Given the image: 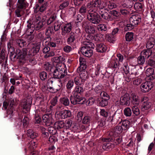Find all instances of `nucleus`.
<instances>
[{"label":"nucleus","instance_id":"f257e3e1","mask_svg":"<svg viewBox=\"0 0 155 155\" xmlns=\"http://www.w3.org/2000/svg\"><path fill=\"white\" fill-rule=\"evenodd\" d=\"M97 12L96 9H90L89 10V13L87 15L88 20L94 24H97L100 21V16Z\"/></svg>","mask_w":155,"mask_h":155},{"label":"nucleus","instance_id":"f03ea898","mask_svg":"<svg viewBox=\"0 0 155 155\" xmlns=\"http://www.w3.org/2000/svg\"><path fill=\"white\" fill-rule=\"evenodd\" d=\"M86 6L88 8L90 9H96L97 11V8H98L99 10H101L105 7V4L101 0H95L88 3Z\"/></svg>","mask_w":155,"mask_h":155},{"label":"nucleus","instance_id":"7ed1b4c3","mask_svg":"<svg viewBox=\"0 0 155 155\" xmlns=\"http://www.w3.org/2000/svg\"><path fill=\"white\" fill-rule=\"evenodd\" d=\"M61 64H59L58 66L57 65L54 67V70L53 72V76L54 78H63L65 75V69L61 67Z\"/></svg>","mask_w":155,"mask_h":155},{"label":"nucleus","instance_id":"20e7f679","mask_svg":"<svg viewBox=\"0 0 155 155\" xmlns=\"http://www.w3.org/2000/svg\"><path fill=\"white\" fill-rule=\"evenodd\" d=\"M45 18L46 17H45V19L44 18H42L41 21L38 22H33L32 24L30 23L28 24L27 27L29 28L31 27L34 28V29L36 31L40 30L45 24Z\"/></svg>","mask_w":155,"mask_h":155},{"label":"nucleus","instance_id":"39448f33","mask_svg":"<svg viewBox=\"0 0 155 155\" xmlns=\"http://www.w3.org/2000/svg\"><path fill=\"white\" fill-rule=\"evenodd\" d=\"M32 103V99L31 98L27 99H24L21 103V105L23 109V111L26 113L30 109L31 105Z\"/></svg>","mask_w":155,"mask_h":155},{"label":"nucleus","instance_id":"423d86ee","mask_svg":"<svg viewBox=\"0 0 155 155\" xmlns=\"http://www.w3.org/2000/svg\"><path fill=\"white\" fill-rule=\"evenodd\" d=\"M71 103L73 104H82L84 102L85 99L81 97L78 94H74V96L71 95L70 97Z\"/></svg>","mask_w":155,"mask_h":155},{"label":"nucleus","instance_id":"0eeeda50","mask_svg":"<svg viewBox=\"0 0 155 155\" xmlns=\"http://www.w3.org/2000/svg\"><path fill=\"white\" fill-rule=\"evenodd\" d=\"M153 87V84L152 82L147 81L141 84L140 88L143 92L146 93L149 92Z\"/></svg>","mask_w":155,"mask_h":155},{"label":"nucleus","instance_id":"6e6552de","mask_svg":"<svg viewBox=\"0 0 155 155\" xmlns=\"http://www.w3.org/2000/svg\"><path fill=\"white\" fill-rule=\"evenodd\" d=\"M72 28V25L71 23H68L65 24L61 28V35L63 36H66L69 33Z\"/></svg>","mask_w":155,"mask_h":155},{"label":"nucleus","instance_id":"1a4fd4ad","mask_svg":"<svg viewBox=\"0 0 155 155\" xmlns=\"http://www.w3.org/2000/svg\"><path fill=\"white\" fill-rule=\"evenodd\" d=\"M62 86V84L61 80L58 79L53 87H48V89H49L50 92L54 93L60 90L61 89Z\"/></svg>","mask_w":155,"mask_h":155},{"label":"nucleus","instance_id":"9d476101","mask_svg":"<svg viewBox=\"0 0 155 155\" xmlns=\"http://www.w3.org/2000/svg\"><path fill=\"white\" fill-rule=\"evenodd\" d=\"M48 6V3L47 2L43 4L40 7L38 4H36L35 7H34V12L37 13L38 12H43L47 9Z\"/></svg>","mask_w":155,"mask_h":155},{"label":"nucleus","instance_id":"9b49d317","mask_svg":"<svg viewBox=\"0 0 155 155\" xmlns=\"http://www.w3.org/2000/svg\"><path fill=\"white\" fill-rule=\"evenodd\" d=\"M91 48H89L81 47V51L84 56L89 58L93 54V50Z\"/></svg>","mask_w":155,"mask_h":155},{"label":"nucleus","instance_id":"f8f14e48","mask_svg":"<svg viewBox=\"0 0 155 155\" xmlns=\"http://www.w3.org/2000/svg\"><path fill=\"white\" fill-rule=\"evenodd\" d=\"M141 22V18L137 15H133L130 18V23H132L134 26H136Z\"/></svg>","mask_w":155,"mask_h":155},{"label":"nucleus","instance_id":"ddd939ff","mask_svg":"<svg viewBox=\"0 0 155 155\" xmlns=\"http://www.w3.org/2000/svg\"><path fill=\"white\" fill-rule=\"evenodd\" d=\"M130 97L128 94H125L121 98L120 104L122 105L129 106L130 105Z\"/></svg>","mask_w":155,"mask_h":155},{"label":"nucleus","instance_id":"4468645a","mask_svg":"<svg viewBox=\"0 0 155 155\" xmlns=\"http://www.w3.org/2000/svg\"><path fill=\"white\" fill-rule=\"evenodd\" d=\"M148 98L145 97L141 98V102H143L142 105V109L143 110H147L150 108L151 106V103L148 101Z\"/></svg>","mask_w":155,"mask_h":155},{"label":"nucleus","instance_id":"2eb2a0df","mask_svg":"<svg viewBox=\"0 0 155 155\" xmlns=\"http://www.w3.org/2000/svg\"><path fill=\"white\" fill-rule=\"evenodd\" d=\"M99 12L102 18L106 21H109L113 20V18L112 16V14L110 13L105 12H103L101 10L99 11Z\"/></svg>","mask_w":155,"mask_h":155},{"label":"nucleus","instance_id":"dca6fc26","mask_svg":"<svg viewBox=\"0 0 155 155\" xmlns=\"http://www.w3.org/2000/svg\"><path fill=\"white\" fill-rule=\"evenodd\" d=\"M56 114L58 115L60 118L65 119L71 116V112L69 110H63L60 112L57 111Z\"/></svg>","mask_w":155,"mask_h":155},{"label":"nucleus","instance_id":"f3484780","mask_svg":"<svg viewBox=\"0 0 155 155\" xmlns=\"http://www.w3.org/2000/svg\"><path fill=\"white\" fill-rule=\"evenodd\" d=\"M28 51L26 48L22 49L21 55L18 60L20 65L21 66L25 63L26 61L25 57L27 54Z\"/></svg>","mask_w":155,"mask_h":155},{"label":"nucleus","instance_id":"a211bd4d","mask_svg":"<svg viewBox=\"0 0 155 155\" xmlns=\"http://www.w3.org/2000/svg\"><path fill=\"white\" fill-rule=\"evenodd\" d=\"M40 48V45L38 44H34L31 48L29 50V54L33 56L35 55L39 51Z\"/></svg>","mask_w":155,"mask_h":155},{"label":"nucleus","instance_id":"6ab92c4d","mask_svg":"<svg viewBox=\"0 0 155 155\" xmlns=\"http://www.w3.org/2000/svg\"><path fill=\"white\" fill-rule=\"evenodd\" d=\"M42 118L43 121L47 126L51 125L54 123V120L51 115L49 116L47 114L45 115Z\"/></svg>","mask_w":155,"mask_h":155},{"label":"nucleus","instance_id":"aec40b11","mask_svg":"<svg viewBox=\"0 0 155 155\" xmlns=\"http://www.w3.org/2000/svg\"><path fill=\"white\" fill-rule=\"evenodd\" d=\"M28 6V3L25 0H18L17 3V8L24 10Z\"/></svg>","mask_w":155,"mask_h":155},{"label":"nucleus","instance_id":"412c9836","mask_svg":"<svg viewBox=\"0 0 155 155\" xmlns=\"http://www.w3.org/2000/svg\"><path fill=\"white\" fill-rule=\"evenodd\" d=\"M15 103V101L14 99L11 98L10 99L9 101V108H10V109H9L8 110L7 114L8 115H10V116L13 115Z\"/></svg>","mask_w":155,"mask_h":155},{"label":"nucleus","instance_id":"4be33fe9","mask_svg":"<svg viewBox=\"0 0 155 155\" xmlns=\"http://www.w3.org/2000/svg\"><path fill=\"white\" fill-rule=\"evenodd\" d=\"M131 102L134 105H138L140 103L138 96L134 94H132L130 97Z\"/></svg>","mask_w":155,"mask_h":155},{"label":"nucleus","instance_id":"5701e85b","mask_svg":"<svg viewBox=\"0 0 155 155\" xmlns=\"http://www.w3.org/2000/svg\"><path fill=\"white\" fill-rule=\"evenodd\" d=\"M146 74L147 76L150 77V79L152 80L155 78V73H154V70L152 68H147L146 71Z\"/></svg>","mask_w":155,"mask_h":155},{"label":"nucleus","instance_id":"b1692460","mask_svg":"<svg viewBox=\"0 0 155 155\" xmlns=\"http://www.w3.org/2000/svg\"><path fill=\"white\" fill-rule=\"evenodd\" d=\"M134 4V2L132 0H123L121 5L124 8H131Z\"/></svg>","mask_w":155,"mask_h":155},{"label":"nucleus","instance_id":"393cba45","mask_svg":"<svg viewBox=\"0 0 155 155\" xmlns=\"http://www.w3.org/2000/svg\"><path fill=\"white\" fill-rule=\"evenodd\" d=\"M79 61L80 66L77 68L78 69V71H79L80 69L85 70L87 67L85 59L83 57H80L79 58Z\"/></svg>","mask_w":155,"mask_h":155},{"label":"nucleus","instance_id":"a878e982","mask_svg":"<svg viewBox=\"0 0 155 155\" xmlns=\"http://www.w3.org/2000/svg\"><path fill=\"white\" fill-rule=\"evenodd\" d=\"M82 45H83L82 47L86 48H94L95 46L94 44L89 40L84 39L82 42Z\"/></svg>","mask_w":155,"mask_h":155},{"label":"nucleus","instance_id":"bb28decb","mask_svg":"<svg viewBox=\"0 0 155 155\" xmlns=\"http://www.w3.org/2000/svg\"><path fill=\"white\" fill-rule=\"evenodd\" d=\"M77 38L74 32H71L70 33L69 37L67 40L68 44L69 45L72 44L75 39Z\"/></svg>","mask_w":155,"mask_h":155},{"label":"nucleus","instance_id":"cd10ccee","mask_svg":"<svg viewBox=\"0 0 155 155\" xmlns=\"http://www.w3.org/2000/svg\"><path fill=\"white\" fill-rule=\"evenodd\" d=\"M77 71L79 74L80 78L82 79L83 81H85L87 78V72L85 70L80 69L78 71V69H77Z\"/></svg>","mask_w":155,"mask_h":155},{"label":"nucleus","instance_id":"c85d7f7f","mask_svg":"<svg viewBox=\"0 0 155 155\" xmlns=\"http://www.w3.org/2000/svg\"><path fill=\"white\" fill-rule=\"evenodd\" d=\"M155 44L154 39L153 37L150 38L147 40L146 47L147 49H150L154 46Z\"/></svg>","mask_w":155,"mask_h":155},{"label":"nucleus","instance_id":"c756f323","mask_svg":"<svg viewBox=\"0 0 155 155\" xmlns=\"http://www.w3.org/2000/svg\"><path fill=\"white\" fill-rule=\"evenodd\" d=\"M153 52L150 49L144 50L142 51L140 54L145 58H148L152 54Z\"/></svg>","mask_w":155,"mask_h":155},{"label":"nucleus","instance_id":"7c9ffc66","mask_svg":"<svg viewBox=\"0 0 155 155\" xmlns=\"http://www.w3.org/2000/svg\"><path fill=\"white\" fill-rule=\"evenodd\" d=\"M86 32L89 34H93L95 32L96 28L93 26L87 25L85 28Z\"/></svg>","mask_w":155,"mask_h":155},{"label":"nucleus","instance_id":"2f4dec72","mask_svg":"<svg viewBox=\"0 0 155 155\" xmlns=\"http://www.w3.org/2000/svg\"><path fill=\"white\" fill-rule=\"evenodd\" d=\"M58 79H56L55 78H49L47 82L48 88L50 87H53L56 83Z\"/></svg>","mask_w":155,"mask_h":155},{"label":"nucleus","instance_id":"473e14b6","mask_svg":"<svg viewBox=\"0 0 155 155\" xmlns=\"http://www.w3.org/2000/svg\"><path fill=\"white\" fill-rule=\"evenodd\" d=\"M115 147L114 145L111 143H104L103 146V148L105 150L112 149Z\"/></svg>","mask_w":155,"mask_h":155},{"label":"nucleus","instance_id":"72a5a7b5","mask_svg":"<svg viewBox=\"0 0 155 155\" xmlns=\"http://www.w3.org/2000/svg\"><path fill=\"white\" fill-rule=\"evenodd\" d=\"M84 89L81 85L76 86L74 90V94H81L83 92Z\"/></svg>","mask_w":155,"mask_h":155},{"label":"nucleus","instance_id":"f704fd0d","mask_svg":"<svg viewBox=\"0 0 155 155\" xmlns=\"http://www.w3.org/2000/svg\"><path fill=\"white\" fill-rule=\"evenodd\" d=\"M96 49L98 52H104L106 51V47L104 45L101 44L97 45Z\"/></svg>","mask_w":155,"mask_h":155},{"label":"nucleus","instance_id":"c9c22d12","mask_svg":"<svg viewBox=\"0 0 155 155\" xmlns=\"http://www.w3.org/2000/svg\"><path fill=\"white\" fill-rule=\"evenodd\" d=\"M27 135L32 139L35 138L38 136V134L31 129H29L27 130Z\"/></svg>","mask_w":155,"mask_h":155},{"label":"nucleus","instance_id":"e433bc0d","mask_svg":"<svg viewBox=\"0 0 155 155\" xmlns=\"http://www.w3.org/2000/svg\"><path fill=\"white\" fill-rule=\"evenodd\" d=\"M61 103L65 106H68L70 104V101L67 97H61L60 99Z\"/></svg>","mask_w":155,"mask_h":155},{"label":"nucleus","instance_id":"4c0bfd02","mask_svg":"<svg viewBox=\"0 0 155 155\" xmlns=\"http://www.w3.org/2000/svg\"><path fill=\"white\" fill-rule=\"evenodd\" d=\"M37 142L36 140H33L31 141L28 147V148L30 150L32 151L35 150L37 146Z\"/></svg>","mask_w":155,"mask_h":155},{"label":"nucleus","instance_id":"58836bf2","mask_svg":"<svg viewBox=\"0 0 155 155\" xmlns=\"http://www.w3.org/2000/svg\"><path fill=\"white\" fill-rule=\"evenodd\" d=\"M107 100L106 99H101V98H98L97 100V102H99L100 105L103 107H105L107 105Z\"/></svg>","mask_w":155,"mask_h":155},{"label":"nucleus","instance_id":"ea45409f","mask_svg":"<svg viewBox=\"0 0 155 155\" xmlns=\"http://www.w3.org/2000/svg\"><path fill=\"white\" fill-rule=\"evenodd\" d=\"M64 122L62 121H58L54 123V126L55 128L59 129L64 127Z\"/></svg>","mask_w":155,"mask_h":155},{"label":"nucleus","instance_id":"a19ab883","mask_svg":"<svg viewBox=\"0 0 155 155\" xmlns=\"http://www.w3.org/2000/svg\"><path fill=\"white\" fill-rule=\"evenodd\" d=\"M84 81L79 77H76L74 78V82L77 86L81 85L83 84Z\"/></svg>","mask_w":155,"mask_h":155},{"label":"nucleus","instance_id":"79ce46f5","mask_svg":"<svg viewBox=\"0 0 155 155\" xmlns=\"http://www.w3.org/2000/svg\"><path fill=\"white\" fill-rule=\"evenodd\" d=\"M134 33L132 32H128L125 35L126 40L130 41L132 40L134 38Z\"/></svg>","mask_w":155,"mask_h":155},{"label":"nucleus","instance_id":"37998d69","mask_svg":"<svg viewBox=\"0 0 155 155\" xmlns=\"http://www.w3.org/2000/svg\"><path fill=\"white\" fill-rule=\"evenodd\" d=\"M58 97L55 96L54 97L51 101L50 103L51 105L50 107V109L51 110H52L53 106H54L57 104L58 102Z\"/></svg>","mask_w":155,"mask_h":155},{"label":"nucleus","instance_id":"c03bdc74","mask_svg":"<svg viewBox=\"0 0 155 155\" xmlns=\"http://www.w3.org/2000/svg\"><path fill=\"white\" fill-rule=\"evenodd\" d=\"M130 122L127 120H124L122 122L121 127L124 130H125L129 127Z\"/></svg>","mask_w":155,"mask_h":155},{"label":"nucleus","instance_id":"a18cd8bd","mask_svg":"<svg viewBox=\"0 0 155 155\" xmlns=\"http://www.w3.org/2000/svg\"><path fill=\"white\" fill-rule=\"evenodd\" d=\"M110 66L113 68H118L119 64L117 59L112 60L110 65Z\"/></svg>","mask_w":155,"mask_h":155},{"label":"nucleus","instance_id":"49530a36","mask_svg":"<svg viewBox=\"0 0 155 155\" xmlns=\"http://www.w3.org/2000/svg\"><path fill=\"white\" fill-rule=\"evenodd\" d=\"M69 4V1L66 0L60 5L59 6V8L60 10L63 9L67 7Z\"/></svg>","mask_w":155,"mask_h":155},{"label":"nucleus","instance_id":"de8ad7c7","mask_svg":"<svg viewBox=\"0 0 155 155\" xmlns=\"http://www.w3.org/2000/svg\"><path fill=\"white\" fill-rule=\"evenodd\" d=\"M97 29L100 31H105L107 30L106 25L104 24H101L98 25L97 26Z\"/></svg>","mask_w":155,"mask_h":155},{"label":"nucleus","instance_id":"09e8293b","mask_svg":"<svg viewBox=\"0 0 155 155\" xmlns=\"http://www.w3.org/2000/svg\"><path fill=\"white\" fill-rule=\"evenodd\" d=\"M74 85V82L72 80H70L69 81L67 84V89L69 91L71 90L73 87Z\"/></svg>","mask_w":155,"mask_h":155},{"label":"nucleus","instance_id":"8fccbe9b","mask_svg":"<svg viewBox=\"0 0 155 155\" xmlns=\"http://www.w3.org/2000/svg\"><path fill=\"white\" fill-rule=\"evenodd\" d=\"M124 115L127 117L130 116L132 114L131 110L130 108L127 107L124 110Z\"/></svg>","mask_w":155,"mask_h":155},{"label":"nucleus","instance_id":"3c124183","mask_svg":"<svg viewBox=\"0 0 155 155\" xmlns=\"http://www.w3.org/2000/svg\"><path fill=\"white\" fill-rule=\"evenodd\" d=\"M132 110L133 114L136 116L140 114L139 110L136 105L132 107Z\"/></svg>","mask_w":155,"mask_h":155},{"label":"nucleus","instance_id":"603ef678","mask_svg":"<svg viewBox=\"0 0 155 155\" xmlns=\"http://www.w3.org/2000/svg\"><path fill=\"white\" fill-rule=\"evenodd\" d=\"M134 8L137 11H140L142 8V5L140 3L136 2L134 5Z\"/></svg>","mask_w":155,"mask_h":155},{"label":"nucleus","instance_id":"864d4df0","mask_svg":"<svg viewBox=\"0 0 155 155\" xmlns=\"http://www.w3.org/2000/svg\"><path fill=\"white\" fill-rule=\"evenodd\" d=\"M16 42L18 45L20 47H22L26 45L25 41L23 39L17 40Z\"/></svg>","mask_w":155,"mask_h":155},{"label":"nucleus","instance_id":"5fc2aeb1","mask_svg":"<svg viewBox=\"0 0 155 155\" xmlns=\"http://www.w3.org/2000/svg\"><path fill=\"white\" fill-rule=\"evenodd\" d=\"M145 61V58L140 54V55L137 58L138 64L142 65L144 64Z\"/></svg>","mask_w":155,"mask_h":155},{"label":"nucleus","instance_id":"6e6d98bb","mask_svg":"<svg viewBox=\"0 0 155 155\" xmlns=\"http://www.w3.org/2000/svg\"><path fill=\"white\" fill-rule=\"evenodd\" d=\"M39 75L42 81L45 80L47 78L48 76L47 74L45 71L41 72L39 74Z\"/></svg>","mask_w":155,"mask_h":155},{"label":"nucleus","instance_id":"4d7b16f0","mask_svg":"<svg viewBox=\"0 0 155 155\" xmlns=\"http://www.w3.org/2000/svg\"><path fill=\"white\" fill-rule=\"evenodd\" d=\"M90 117L88 116H86L83 118L82 122L84 124H88L90 123Z\"/></svg>","mask_w":155,"mask_h":155},{"label":"nucleus","instance_id":"13d9d810","mask_svg":"<svg viewBox=\"0 0 155 155\" xmlns=\"http://www.w3.org/2000/svg\"><path fill=\"white\" fill-rule=\"evenodd\" d=\"M94 38L97 40L100 41H102L104 39V35L101 34H96L94 35Z\"/></svg>","mask_w":155,"mask_h":155},{"label":"nucleus","instance_id":"bf43d9fd","mask_svg":"<svg viewBox=\"0 0 155 155\" xmlns=\"http://www.w3.org/2000/svg\"><path fill=\"white\" fill-rule=\"evenodd\" d=\"M100 114L101 116L105 117H107L109 114L108 112L104 109H101Z\"/></svg>","mask_w":155,"mask_h":155},{"label":"nucleus","instance_id":"052dcab7","mask_svg":"<svg viewBox=\"0 0 155 155\" xmlns=\"http://www.w3.org/2000/svg\"><path fill=\"white\" fill-rule=\"evenodd\" d=\"M101 96L102 97L101 99H106V100H108L109 98V96L104 91L101 92L100 94Z\"/></svg>","mask_w":155,"mask_h":155},{"label":"nucleus","instance_id":"680f3d73","mask_svg":"<svg viewBox=\"0 0 155 155\" xmlns=\"http://www.w3.org/2000/svg\"><path fill=\"white\" fill-rule=\"evenodd\" d=\"M123 129L120 126H117L114 128V132L118 134H120L123 131Z\"/></svg>","mask_w":155,"mask_h":155},{"label":"nucleus","instance_id":"e2e57ef3","mask_svg":"<svg viewBox=\"0 0 155 155\" xmlns=\"http://www.w3.org/2000/svg\"><path fill=\"white\" fill-rule=\"evenodd\" d=\"M135 26L132 25V23L127 24L124 28V30L126 31H129L132 30L134 28Z\"/></svg>","mask_w":155,"mask_h":155},{"label":"nucleus","instance_id":"0e129e2a","mask_svg":"<svg viewBox=\"0 0 155 155\" xmlns=\"http://www.w3.org/2000/svg\"><path fill=\"white\" fill-rule=\"evenodd\" d=\"M61 23L57 21L55 22L54 25V29L55 31H58L60 28V26L61 25Z\"/></svg>","mask_w":155,"mask_h":155},{"label":"nucleus","instance_id":"69168bd1","mask_svg":"<svg viewBox=\"0 0 155 155\" xmlns=\"http://www.w3.org/2000/svg\"><path fill=\"white\" fill-rule=\"evenodd\" d=\"M107 7L110 9H112L117 7V5L114 3L109 2L107 3Z\"/></svg>","mask_w":155,"mask_h":155},{"label":"nucleus","instance_id":"338daca9","mask_svg":"<svg viewBox=\"0 0 155 155\" xmlns=\"http://www.w3.org/2000/svg\"><path fill=\"white\" fill-rule=\"evenodd\" d=\"M56 16L51 15L50 18L47 20V23L48 25H50L56 19Z\"/></svg>","mask_w":155,"mask_h":155},{"label":"nucleus","instance_id":"774afa93","mask_svg":"<svg viewBox=\"0 0 155 155\" xmlns=\"http://www.w3.org/2000/svg\"><path fill=\"white\" fill-rule=\"evenodd\" d=\"M79 12L82 15H84L87 12V9L85 6H82L79 10Z\"/></svg>","mask_w":155,"mask_h":155}]
</instances>
